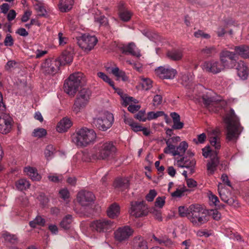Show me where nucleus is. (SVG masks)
Returning <instances> with one entry per match:
<instances>
[{"instance_id": "nucleus-1", "label": "nucleus", "mask_w": 249, "mask_h": 249, "mask_svg": "<svg viewBox=\"0 0 249 249\" xmlns=\"http://www.w3.org/2000/svg\"><path fill=\"white\" fill-rule=\"evenodd\" d=\"M116 151V148L112 142H102L96 145L95 153H85L82 159L86 162L91 160H106L113 157Z\"/></svg>"}, {"instance_id": "nucleus-2", "label": "nucleus", "mask_w": 249, "mask_h": 249, "mask_svg": "<svg viewBox=\"0 0 249 249\" xmlns=\"http://www.w3.org/2000/svg\"><path fill=\"white\" fill-rule=\"evenodd\" d=\"M226 124V140L228 142H235L241 134L243 128L240 125L238 118L233 109L227 114L224 118Z\"/></svg>"}, {"instance_id": "nucleus-3", "label": "nucleus", "mask_w": 249, "mask_h": 249, "mask_svg": "<svg viewBox=\"0 0 249 249\" xmlns=\"http://www.w3.org/2000/svg\"><path fill=\"white\" fill-rule=\"evenodd\" d=\"M96 138V134L93 129L83 127L73 135L72 141L77 146L86 147L93 143Z\"/></svg>"}, {"instance_id": "nucleus-4", "label": "nucleus", "mask_w": 249, "mask_h": 249, "mask_svg": "<svg viewBox=\"0 0 249 249\" xmlns=\"http://www.w3.org/2000/svg\"><path fill=\"white\" fill-rule=\"evenodd\" d=\"M83 78V74L81 72L71 74L64 84L65 91L69 95L73 96L78 90Z\"/></svg>"}, {"instance_id": "nucleus-5", "label": "nucleus", "mask_w": 249, "mask_h": 249, "mask_svg": "<svg viewBox=\"0 0 249 249\" xmlns=\"http://www.w3.org/2000/svg\"><path fill=\"white\" fill-rule=\"evenodd\" d=\"M114 122V117L112 113L105 112L98 117L93 120V125L99 130L105 131L109 129Z\"/></svg>"}, {"instance_id": "nucleus-6", "label": "nucleus", "mask_w": 249, "mask_h": 249, "mask_svg": "<svg viewBox=\"0 0 249 249\" xmlns=\"http://www.w3.org/2000/svg\"><path fill=\"white\" fill-rule=\"evenodd\" d=\"M148 206L143 201H134L130 202L129 213L135 218L142 217L148 213Z\"/></svg>"}, {"instance_id": "nucleus-7", "label": "nucleus", "mask_w": 249, "mask_h": 249, "mask_svg": "<svg viewBox=\"0 0 249 249\" xmlns=\"http://www.w3.org/2000/svg\"><path fill=\"white\" fill-rule=\"evenodd\" d=\"M61 66L60 60L55 58L46 59L41 65V71L45 75H54Z\"/></svg>"}, {"instance_id": "nucleus-8", "label": "nucleus", "mask_w": 249, "mask_h": 249, "mask_svg": "<svg viewBox=\"0 0 249 249\" xmlns=\"http://www.w3.org/2000/svg\"><path fill=\"white\" fill-rule=\"evenodd\" d=\"M114 226L113 221L106 219L94 220L90 224V228L92 231L98 232H106L111 231Z\"/></svg>"}, {"instance_id": "nucleus-9", "label": "nucleus", "mask_w": 249, "mask_h": 249, "mask_svg": "<svg viewBox=\"0 0 249 249\" xmlns=\"http://www.w3.org/2000/svg\"><path fill=\"white\" fill-rule=\"evenodd\" d=\"M236 53L227 49L223 50L219 54L221 63L224 68L231 69L234 66L236 62Z\"/></svg>"}, {"instance_id": "nucleus-10", "label": "nucleus", "mask_w": 249, "mask_h": 249, "mask_svg": "<svg viewBox=\"0 0 249 249\" xmlns=\"http://www.w3.org/2000/svg\"><path fill=\"white\" fill-rule=\"evenodd\" d=\"M79 46L86 51H89L96 44L98 40L95 36L84 35L77 38Z\"/></svg>"}, {"instance_id": "nucleus-11", "label": "nucleus", "mask_w": 249, "mask_h": 249, "mask_svg": "<svg viewBox=\"0 0 249 249\" xmlns=\"http://www.w3.org/2000/svg\"><path fill=\"white\" fill-rule=\"evenodd\" d=\"M218 191L221 199L230 206L237 208L239 207L238 201L235 197H230V192L225 188L222 183L218 185Z\"/></svg>"}, {"instance_id": "nucleus-12", "label": "nucleus", "mask_w": 249, "mask_h": 249, "mask_svg": "<svg viewBox=\"0 0 249 249\" xmlns=\"http://www.w3.org/2000/svg\"><path fill=\"white\" fill-rule=\"evenodd\" d=\"M134 232L133 230L129 226H124L118 228L114 232L115 239L119 242L127 240Z\"/></svg>"}, {"instance_id": "nucleus-13", "label": "nucleus", "mask_w": 249, "mask_h": 249, "mask_svg": "<svg viewBox=\"0 0 249 249\" xmlns=\"http://www.w3.org/2000/svg\"><path fill=\"white\" fill-rule=\"evenodd\" d=\"M202 68L206 72L213 74L218 73L225 69L221 62L214 60L204 62Z\"/></svg>"}, {"instance_id": "nucleus-14", "label": "nucleus", "mask_w": 249, "mask_h": 249, "mask_svg": "<svg viewBox=\"0 0 249 249\" xmlns=\"http://www.w3.org/2000/svg\"><path fill=\"white\" fill-rule=\"evenodd\" d=\"M156 74L162 79H173L177 72L169 66H160L155 69Z\"/></svg>"}, {"instance_id": "nucleus-15", "label": "nucleus", "mask_w": 249, "mask_h": 249, "mask_svg": "<svg viewBox=\"0 0 249 249\" xmlns=\"http://www.w3.org/2000/svg\"><path fill=\"white\" fill-rule=\"evenodd\" d=\"M12 125V119L9 115L1 112L0 113V132L2 134L9 133Z\"/></svg>"}, {"instance_id": "nucleus-16", "label": "nucleus", "mask_w": 249, "mask_h": 249, "mask_svg": "<svg viewBox=\"0 0 249 249\" xmlns=\"http://www.w3.org/2000/svg\"><path fill=\"white\" fill-rule=\"evenodd\" d=\"M94 196L91 192L82 191L77 194V200L83 206L89 205L94 200Z\"/></svg>"}, {"instance_id": "nucleus-17", "label": "nucleus", "mask_w": 249, "mask_h": 249, "mask_svg": "<svg viewBox=\"0 0 249 249\" xmlns=\"http://www.w3.org/2000/svg\"><path fill=\"white\" fill-rule=\"evenodd\" d=\"M238 27L232 23H227L224 26H219L216 31L217 35L219 37L223 36L226 33V30L229 29L228 33L232 36L234 33L236 32Z\"/></svg>"}, {"instance_id": "nucleus-18", "label": "nucleus", "mask_w": 249, "mask_h": 249, "mask_svg": "<svg viewBox=\"0 0 249 249\" xmlns=\"http://www.w3.org/2000/svg\"><path fill=\"white\" fill-rule=\"evenodd\" d=\"M119 49L122 53L125 54H131L133 56H139L140 53L137 50L136 46L133 42L128 43L127 45H122Z\"/></svg>"}, {"instance_id": "nucleus-19", "label": "nucleus", "mask_w": 249, "mask_h": 249, "mask_svg": "<svg viewBox=\"0 0 249 249\" xmlns=\"http://www.w3.org/2000/svg\"><path fill=\"white\" fill-rule=\"evenodd\" d=\"M177 164L179 167L187 168L188 170L189 174L191 175L194 173L196 161L194 159L187 160H185L184 157H182L177 161Z\"/></svg>"}, {"instance_id": "nucleus-20", "label": "nucleus", "mask_w": 249, "mask_h": 249, "mask_svg": "<svg viewBox=\"0 0 249 249\" xmlns=\"http://www.w3.org/2000/svg\"><path fill=\"white\" fill-rule=\"evenodd\" d=\"M212 155V159L208 161L207 163V170L209 175H213L216 169L219 164V159L217 156L215 157V153Z\"/></svg>"}, {"instance_id": "nucleus-21", "label": "nucleus", "mask_w": 249, "mask_h": 249, "mask_svg": "<svg viewBox=\"0 0 249 249\" xmlns=\"http://www.w3.org/2000/svg\"><path fill=\"white\" fill-rule=\"evenodd\" d=\"M88 103L89 101L77 96L72 107L73 111L76 114L78 113L87 106Z\"/></svg>"}, {"instance_id": "nucleus-22", "label": "nucleus", "mask_w": 249, "mask_h": 249, "mask_svg": "<svg viewBox=\"0 0 249 249\" xmlns=\"http://www.w3.org/2000/svg\"><path fill=\"white\" fill-rule=\"evenodd\" d=\"M237 74L241 79L245 80L248 76V68L244 61H240L236 68Z\"/></svg>"}, {"instance_id": "nucleus-23", "label": "nucleus", "mask_w": 249, "mask_h": 249, "mask_svg": "<svg viewBox=\"0 0 249 249\" xmlns=\"http://www.w3.org/2000/svg\"><path fill=\"white\" fill-rule=\"evenodd\" d=\"M190 221L195 226H200L208 221V216L204 212L195 217H189Z\"/></svg>"}, {"instance_id": "nucleus-24", "label": "nucleus", "mask_w": 249, "mask_h": 249, "mask_svg": "<svg viewBox=\"0 0 249 249\" xmlns=\"http://www.w3.org/2000/svg\"><path fill=\"white\" fill-rule=\"evenodd\" d=\"M119 14L121 20L125 22L129 20L132 15L130 12L125 8L123 3H120L119 4Z\"/></svg>"}, {"instance_id": "nucleus-25", "label": "nucleus", "mask_w": 249, "mask_h": 249, "mask_svg": "<svg viewBox=\"0 0 249 249\" xmlns=\"http://www.w3.org/2000/svg\"><path fill=\"white\" fill-rule=\"evenodd\" d=\"M234 50L235 53L244 58H249V46L246 45H242L235 46Z\"/></svg>"}, {"instance_id": "nucleus-26", "label": "nucleus", "mask_w": 249, "mask_h": 249, "mask_svg": "<svg viewBox=\"0 0 249 249\" xmlns=\"http://www.w3.org/2000/svg\"><path fill=\"white\" fill-rule=\"evenodd\" d=\"M168 58L173 61H179L183 56V52L180 49H172L167 53Z\"/></svg>"}, {"instance_id": "nucleus-27", "label": "nucleus", "mask_w": 249, "mask_h": 249, "mask_svg": "<svg viewBox=\"0 0 249 249\" xmlns=\"http://www.w3.org/2000/svg\"><path fill=\"white\" fill-rule=\"evenodd\" d=\"M71 126V120L68 118H64L57 124L56 129L58 132L62 133L67 131Z\"/></svg>"}, {"instance_id": "nucleus-28", "label": "nucleus", "mask_w": 249, "mask_h": 249, "mask_svg": "<svg viewBox=\"0 0 249 249\" xmlns=\"http://www.w3.org/2000/svg\"><path fill=\"white\" fill-rule=\"evenodd\" d=\"M134 249H148L147 242L141 236H136L133 239Z\"/></svg>"}, {"instance_id": "nucleus-29", "label": "nucleus", "mask_w": 249, "mask_h": 249, "mask_svg": "<svg viewBox=\"0 0 249 249\" xmlns=\"http://www.w3.org/2000/svg\"><path fill=\"white\" fill-rule=\"evenodd\" d=\"M114 186L115 188L124 191L129 187V181L126 178H117L114 181Z\"/></svg>"}, {"instance_id": "nucleus-30", "label": "nucleus", "mask_w": 249, "mask_h": 249, "mask_svg": "<svg viewBox=\"0 0 249 249\" xmlns=\"http://www.w3.org/2000/svg\"><path fill=\"white\" fill-rule=\"evenodd\" d=\"M170 116L173 119V125L172 128L174 129H180L183 128L184 124L180 121V116L176 112H172Z\"/></svg>"}, {"instance_id": "nucleus-31", "label": "nucleus", "mask_w": 249, "mask_h": 249, "mask_svg": "<svg viewBox=\"0 0 249 249\" xmlns=\"http://www.w3.org/2000/svg\"><path fill=\"white\" fill-rule=\"evenodd\" d=\"M188 147V143L185 141L181 142L179 145L176 148V150L172 151L173 156L178 155L180 157L183 156Z\"/></svg>"}, {"instance_id": "nucleus-32", "label": "nucleus", "mask_w": 249, "mask_h": 249, "mask_svg": "<svg viewBox=\"0 0 249 249\" xmlns=\"http://www.w3.org/2000/svg\"><path fill=\"white\" fill-rule=\"evenodd\" d=\"M61 62V65H65L71 63L73 60V56L72 54L68 51H65L62 53L60 57L57 58Z\"/></svg>"}, {"instance_id": "nucleus-33", "label": "nucleus", "mask_w": 249, "mask_h": 249, "mask_svg": "<svg viewBox=\"0 0 249 249\" xmlns=\"http://www.w3.org/2000/svg\"><path fill=\"white\" fill-rule=\"evenodd\" d=\"M73 3V0H60L58 6L61 12H66L72 8Z\"/></svg>"}, {"instance_id": "nucleus-34", "label": "nucleus", "mask_w": 249, "mask_h": 249, "mask_svg": "<svg viewBox=\"0 0 249 249\" xmlns=\"http://www.w3.org/2000/svg\"><path fill=\"white\" fill-rule=\"evenodd\" d=\"M120 213V207L116 203L111 204L107 210V215L112 218L118 216Z\"/></svg>"}, {"instance_id": "nucleus-35", "label": "nucleus", "mask_w": 249, "mask_h": 249, "mask_svg": "<svg viewBox=\"0 0 249 249\" xmlns=\"http://www.w3.org/2000/svg\"><path fill=\"white\" fill-rule=\"evenodd\" d=\"M201 53L207 57H212L214 55L217 53V50L215 47L206 46L200 50Z\"/></svg>"}, {"instance_id": "nucleus-36", "label": "nucleus", "mask_w": 249, "mask_h": 249, "mask_svg": "<svg viewBox=\"0 0 249 249\" xmlns=\"http://www.w3.org/2000/svg\"><path fill=\"white\" fill-rule=\"evenodd\" d=\"M24 171L33 180H39L41 179V176L38 174L36 169L34 168L25 167Z\"/></svg>"}, {"instance_id": "nucleus-37", "label": "nucleus", "mask_w": 249, "mask_h": 249, "mask_svg": "<svg viewBox=\"0 0 249 249\" xmlns=\"http://www.w3.org/2000/svg\"><path fill=\"white\" fill-rule=\"evenodd\" d=\"M190 212L189 217L195 216L196 217L198 214H199L204 212L202 208L198 204L191 205L189 207Z\"/></svg>"}, {"instance_id": "nucleus-38", "label": "nucleus", "mask_w": 249, "mask_h": 249, "mask_svg": "<svg viewBox=\"0 0 249 249\" xmlns=\"http://www.w3.org/2000/svg\"><path fill=\"white\" fill-rule=\"evenodd\" d=\"M202 99L204 105L207 108H210L211 106H215L217 104L214 99L208 93L203 95Z\"/></svg>"}, {"instance_id": "nucleus-39", "label": "nucleus", "mask_w": 249, "mask_h": 249, "mask_svg": "<svg viewBox=\"0 0 249 249\" xmlns=\"http://www.w3.org/2000/svg\"><path fill=\"white\" fill-rule=\"evenodd\" d=\"M2 237L3 238L5 242L12 244H16L18 242V238L15 234H11L8 232H4Z\"/></svg>"}, {"instance_id": "nucleus-40", "label": "nucleus", "mask_w": 249, "mask_h": 249, "mask_svg": "<svg viewBox=\"0 0 249 249\" xmlns=\"http://www.w3.org/2000/svg\"><path fill=\"white\" fill-rule=\"evenodd\" d=\"M72 221V215L68 214L63 218L60 223V225L62 228L65 230H68L70 228Z\"/></svg>"}, {"instance_id": "nucleus-41", "label": "nucleus", "mask_w": 249, "mask_h": 249, "mask_svg": "<svg viewBox=\"0 0 249 249\" xmlns=\"http://www.w3.org/2000/svg\"><path fill=\"white\" fill-rule=\"evenodd\" d=\"M16 186L18 190L22 191L28 189L30 184L26 179L21 178L16 182Z\"/></svg>"}, {"instance_id": "nucleus-42", "label": "nucleus", "mask_w": 249, "mask_h": 249, "mask_svg": "<svg viewBox=\"0 0 249 249\" xmlns=\"http://www.w3.org/2000/svg\"><path fill=\"white\" fill-rule=\"evenodd\" d=\"M45 224V220L41 216L37 215L33 220L29 222L31 227L35 228L37 226H44Z\"/></svg>"}, {"instance_id": "nucleus-43", "label": "nucleus", "mask_w": 249, "mask_h": 249, "mask_svg": "<svg viewBox=\"0 0 249 249\" xmlns=\"http://www.w3.org/2000/svg\"><path fill=\"white\" fill-rule=\"evenodd\" d=\"M111 71L113 75L118 78H122L123 81H125L127 80V77L125 72L122 71H120L118 67L113 68Z\"/></svg>"}, {"instance_id": "nucleus-44", "label": "nucleus", "mask_w": 249, "mask_h": 249, "mask_svg": "<svg viewBox=\"0 0 249 249\" xmlns=\"http://www.w3.org/2000/svg\"><path fill=\"white\" fill-rule=\"evenodd\" d=\"M91 94V92L89 89L83 88L80 90L77 96L80 97L82 98H83L88 101H89Z\"/></svg>"}, {"instance_id": "nucleus-45", "label": "nucleus", "mask_w": 249, "mask_h": 249, "mask_svg": "<svg viewBox=\"0 0 249 249\" xmlns=\"http://www.w3.org/2000/svg\"><path fill=\"white\" fill-rule=\"evenodd\" d=\"M163 115L165 116V119H167L168 116L165 114L163 111H160L156 112L151 111L147 113V119L148 120H151Z\"/></svg>"}, {"instance_id": "nucleus-46", "label": "nucleus", "mask_w": 249, "mask_h": 249, "mask_svg": "<svg viewBox=\"0 0 249 249\" xmlns=\"http://www.w3.org/2000/svg\"><path fill=\"white\" fill-rule=\"evenodd\" d=\"M214 153H215V157L217 156L218 151L211 150L209 146H206L202 149V155L206 158L210 157V159H212V155H213Z\"/></svg>"}, {"instance_id": "nucleus-47", "label": "nucleus", "mask_w": 249, "mask_h": 249, "mask_svg": "<svg viewBox=\"0 0 249 249\" xmlns=\"http://www.w3.org/2000/svg\"><path fill=\"white\" fill-rule=\"evenodd\" d=\"M209 141L211 145L214 147L215 150L217 151L220 148V140L216 135H214V136L211 137Z\"/></svg>"}, {"instance_id": "nucleus-48", "label": "nucleus", "mask_w": 249, "mask_h": 249, "mask_svg": "<svg viewBox=\"0 0 249 249\" xmlns=\"http://www.w3.org/2000/svg\"><path fill=\"white\" fill-rule=\"evenodd\" d=\"M142 89L148 90L152 87V81L149 78H143L140 83Z\"/></svg>"}, {"instance_id": "nucleus-49", "label": "nucleus", "mask_w": 249, "mask_h": 249, "mask_svg": "<svg viewBox=\"0 0 249 249\" xmlns=\"http://www.w3.org/2000/svg\"><path fill=\"white\" fill-rule=\"evenodd\" d=\"M47 134L46 130L42 128H38L34 129L32 135L35 137L41 138Z\"/></svg>"}, {"instance_id": "nucleus-50", "label": "nucleus", "mask_w": 249, "mask_h": 249, "mask_svg": "<svg viewBox=\"0 0 249 249\" xmlns=\"http://www.w3.org/2000/svg\"><path fill=\"white\" fill-rule=\"evenodd\" d=\"M55 149L52 145H48L46 146L45 150V157L49 160L54 153Z\"/></svg>"}, {"instance_id": "nucleus-51", "label": "nucleus", "mask_w": 249, "mask_h": 249, "mask_svg": "<svg viewBox=\"0 0 249 249\" xmlns=\"http://www.w3.org/2000/svg\"><path fill=\"white\" fill-rule=\"evenodd\" d=\"M95 21L100 26H106L108 24V20L104 16H100L95 18Z\"/></svg>"}, {"instance_id": "nucleus-52", "label": "nucleus", "mask_w": 249, "mask_h": 249, "mask_svg": "<svg viewBox=\"0 0 249 249\" xmlns=\"http://www.w3.org/2000/svg\"><path fill=\"white\" fill-rule=\"evenodd\" d=\"M166 143L167 144V147L164 149V152L165 153H172V151L176 150V147L174 145L172 144V142H170V140L166 141Z\"/></svg>"}, {"instance_id": "nucleus-53", "label": "nucleus", "mask_w": 249, "mask_h": 249, "mask_svg": "<svg viewBox=\"0 0 249 249\" xmlns=\"http://www.w3.org/2000/svg\"><path fill=\"white\" fill-rule=\"evenodd\" d=\"M150 213L153 215L155 218L157 220L161 221L162 220V218L161 216V213L160 210H158L156 209L155 208H153L151 210Z\"/></svg>"}, {"instance_id": "nucleus-54", "label": "nucleus", "mask_w": 249, "mask_h": 249, "mask_svg": "<svg viewBox=\"0 0 249 249\" xmlns=\"http://www.w3.org/2000/svg\"><path fill=\"white\" fill-rule=\"evenodd\" d=\"M36 9L37 11L38 16L40 17H46L47 11L44 7L41 5H36Z\"/></svg>"}, {"instance_id": "nucleus-55", "label": "nucleus", "mask_w": 249, "mask_h": 249, "mask_svg": "<svg viewBox=\"0 0 249 249\" xmlns=\"http://www.w3.org/2000/svg\"><path fill=\"white\" fill-rule=\"evenodd\" d=\"M178 213L181 217L188 216L189 217L190 212L189 208L187 209L184 206H180L178 208Z\"/></svg>"}, {"instance_id": "nucleus-56", "label": "nucleus", "mask_w": 249, "mask_h": 249, "mask_svg": "<svg viewBox=\"0 0 249 249\" xmlns=\"http://www.w3.org/2000/svg\"><path fill=\"white\" fill-rule=\"evenodd\" d=\"M206 139V135L204 133L197 135V139H194L193 142L196 144L203 143Z\"/></svg>"}, {"instance_id": "nucleus-57", "label": "nucleus", "mask_w": 249, "mask_h": 249, "mask_svg": "<svg viewBox=\"0 0 249 249\" xmlns=\"http://www.w3.org/2000/svg\"><path fill=\"white\" fill-rule=\"evenodd\" d=\"M17 202L22 207H26L29 203L28 198L25 196H20L18 198Z\"/></svg>"}, {"instance_id": "nucleus-58", "label": "nucleus", "mask_w": 249, "mask_h": 249, "mask_svg": "<svg viewBox=\"0 0 249 249\" xmlns=\"http://www.w3.org/2000/svg\"><path fill=\"white\" fill-rule=\"evenodd\" d=\"M165 199L164 196L158 197L155 202V206L160 208H162L165 204Z\"/></svg>"}, {"instance_id": "nucleus-59", "label": "nucleus", "mask_w": 249, "mask_h": 249, "mask_svg": "<svg viewBox=\"0 0 249 249\" xmlns=\"http://www.w3.org/2000/svg\"><path fill=\"white\" fill-rule=\"evenodd\" d=\"M4 45L6 46H12L14 44V39L12 36L8 34L6 35L4 41Z\"/></svg>"}, {"instance_id": "nucleus-60", "label": "nucleus", "mask_w": 249, "mask_h": 249, "mask_svg": "<svg viewBox=\"0 0 249 249\" xmlns=\"http://www.w3.org/2000/svg\"><path fill=\"white\" fill-rule=\"evenodd\" d=\"M157 193L155 190H150L149 193L146 196V199L149 202L152 201L157 196Z\"/></svg>"}, {"instance_id": "nucleus-61", "label": "nucleus", "mask_w": 249, "mask_h": 249, "mask_svg": "<svg viewBox=\"0 0 249 249\" xmlns=\"http://www.w3.org/2000/svg\"><path fill=\"white\" fill-rule=\"evenodd\" d=\"M161 241V246L170 247L173 245V242L167 236H162Z\"/></svg>"}, {"instance_id": "nucleus-62", "label": "nucleus", "mask_w": 249, "mask_h": 249, "mask_svg": "<svg viewBox=\"0 0 249 249\" xmlns=\"http://www.w3.org/2000/svg\"><path fill=\"white\" fill-rule=\"evenodd\" d=\"M194 36L195 37L197 38L200 37H202L206 39L210 38V35L209 34L204 33L201 30H198L197 31L195 32Z\"/></svg>"}, {"instance_id": "nucleus-63", "label": "nucleus", "mask_w": 249, "mask_h": 249, "mask_svg": "<svg viewBox=\"0 0 249 249\" xmlns=\"http://www.w3.org/2000/svg\"><path fill=\"white\" fill-rule=\"evenodd\" d=\"M58 37L59 45L63 46L67 43L68 39L63 36V33L59 32L58 34Z\"/></svg>"}, {"instance_id": "nucleus-64", "label": "nucleus", "mask_w": 249, "mask_h": 249, "mask_svg": "<svg viewBox=\"0 0 249 249\" xmlns=\"http://www.w3.org/2000/svg\"><path fill=\"white\" fill-rule=\"evenodd\" d=\"M209 213L214 220H219L220 219L221 214L217 210H212Z\"/></svg>"}]
</instances>
